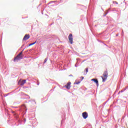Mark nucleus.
<instances>
[{"mask_svg": "<svg viewBox=\"0 0 128 128\" xmlns=\"http://www.w3.org/2000/svg\"><path fill=\"white\" fill-rule=\"evenodd\" d=\"M22 52H24V50H22L19 54H18V56H17L14 58V62H16V60H22V58H24V56H22Z\"/></svg>", "mask_w": 128, "mask_h": 128, "instance_id": "1", "label": "nucleus"}, {"mask_svg": "<svg viewBox=\"0 0 128 128\" xmlns=\"http://www.w3.org/2000/svg\"><path fill=\"white\" fill-rule=\"evenodd\" d=\"M108 71H104L103 74V76H102V82H106V79L108 78Z\"/></svg>", "mask_w": 128, "mask_h": 128, "instance_id": "2", "label": "nucleus"}, {"mask_svg": "<svg viewBox=\"0 0 128 128\" xmlns=\"http://www.w3.org/2000/svg\"><path fill=\"white\" fill-rule=\"evenodd\" d=\"M26 80H20L18 82L19 86H24V84H26Z\"/></svg>", "mask_w": 128, "mask_h": 128, "instance_id": "3", "label": "nucleus"}, {"mask_svg": "<svg viewBox=\"0 0 128 128\" xmlns=\"http://www.w3.org/2000/svg\"><path fill=\"white\" fill-rule=\"evenodd\" d=\"M69 42L71 44H72V34H70L68 36Z\"/></svg>", "mask_w": 128, "mask_h": 128, "instance_id": "4", "label": "nucleus"}, {"mask_svg": "<svg viewBox=\"0 0 128 128\" xmlns=\"http://www.w3.org/2000/svg\"><path fill=\"white\" fill-rule=\"evenodd\" d=\"M70 84H72V83L70 82H68L64 86L67 90H70Z\"/></svg>", "mask_w": 128, "mask_h": 128, "instance_id": "5", "label": "nucleus"}, {"mask_svg": "<svg viewBox=\"0 0 128 128\" xmlns=\"http://www.w3.org/2000/svg\"><path fill=\"white\" fill-rule=\"evenodd\" d=\"M82 116H83V118L86 120V118H88V112H84L82 113Z\"/></svg>", "mask_w": 128, "mask_h": 128, "instance_id": "6", "label": "nucleus"}, {"mask_svg": "<svg viewBox=\"0 0 128 128\" xmlns=\"http://www.w3.org/2000/svg\"><path fill=\"white\" fill-rule=\"evenodd\" d=\"M30 38V34H26L23 38L22 40H28Z\"/></svg>", "mask_w": 128, "mask_h": 128, "instance_id": "7", "label": "nucleus"}, {"mask_svg": "<svg viewBox=\"0 0 128 128\" xmlns=\"http://www.w3.org/2000/svg\"><path fill=\"white\" fill-rule=\"evenodd\" d=\"M92 82H96V84L97 86H98V80L96 79H92Z\"/></svg>", "mask_w": 128, "mask_h": 128, "instance_id": "8", "label": "nucleus"}, {"mask_svg": "<svg viewBox=\"0 0 128 128\" xmlns=\"http://www.w3.org/2000/svg\"><path fill=\"white\" fill-rule=\"evenodd\" d=\"M80 84V81H76V82L74 83V84Z\"/></svg>", "mask_w": 128, "mask_h": 128, "instance_id": "9", "label": "nucleus"}, {"mask_svg": "<svg viewBox=\"0 0 128 128\" xmlns=\"http://www.w3.org/2000/svg\"><path fill=\"white\" fill-rule=\"evenodd\" d=\"M85 70H86V72H88V68H86Z\"/></svg>", "mask_w": 128, "mask_h": 128, "instance_id": "10", "label": "nucleus"}, {"mask_svg": "<svg viewBox=\"0 0 128 128\" xmlns=\"http://www.w3.org/2000/svg\"><path fill=\"white\" fill-rule=\"evenodd\" d=\"M48 61V59L47 58H46L44 60V64H46V62Z\"/></svg>", "mask_w": 128, "mask_h": 128, "instance_id": "11", "label": "nucleus"}, {"mask_svg": "<svg viewBox=\"0 0 128 128\" xmlns=\"http://www.w3.org/2000/svg\"><path fill=\"white\" fill-rule=\"evenodd\" d=\"M36 42H34V43H32V44H30L29 46H32L33 44H36Z\"/></svg>", "mask_w": 128, "mask_h": 128, "instance_id": "12", "label": "nucleus"}, {"mask_svg": "<svg viewBox=\"0 0 128 128\" xmlns=\"http://www.w3.org/2000/svg\"><path fill=\"white\" fill-rule=\"evenodd\" d=\"M114 4H118V3L116 2H114Z\"/></svg>", "mask_w": 128, "mask_h": 128, "instance_id": "13", "label": "nucleus"}, {"mask_svg": "<svg viewBox=\"0 0 128 128\" xmlns=\"http://www.w3.org/2000/svg\"><path fill=\"white\" fill-rule=\"evenodd\" d=\"M72 76V75H70V76Z\"/></svg>", "mask_w": 128, "mask_h": 128, "instance_id": "14", "label": "nucleus"}, {"mask_svg": "<svg viewBox=\"0 0 128 128\" xmlns=\"http://www.w3.org/2000/svg\"><path fill=\"white\" fill-rule=\"evenodd\" d=\"M118 36V34H116V36Z\"/></svg>", "mask_w": 128, "mask_h": 128, "instance_id": "15", "label": "nucleus"}, {"mask_svg": "<svg viewBox=\"0 0 128 128\" xmlns=\"http://www.w3.org/2000/svg\"><path fill=\"white\" fill-rule=\"evenodd\" d=\"M82 80H84V77H82Z\"/></svg>", "mask_w": 128, "mask_h": 128, "instance_id": "16", "label": "nucleus"}, {"mask_svg": "<svg viewBox=\"0 0 128 128\" xmlns=\"http://www.w3.org/2000/svg\"><path fill=\"white\" fill-rule=\"evenodd\" d=\"M121 92H122V90L121 91Z\"/></svg>", "mask_w": 128, "mask_h": 128, "instance_id": "17", "label": "nucleus"}, {"mask_svg": "<svg viewBox=\"0 0 128 128\" xmlns=\"http://www.w3.org/2000/svg\"><path fill=\"white\" fill-rule=\"evenodd\" d=\"M120 92H118V94H120Z\"/></svg>", "mask_w": 128, "mask_h": 128, "instance_id": "18", "label": "nucleus"}]
</instances>
